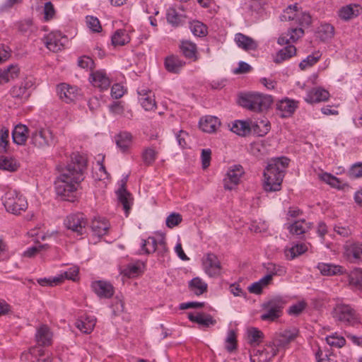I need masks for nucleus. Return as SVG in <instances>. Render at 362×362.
Returning a JSON list of instances; mask_svg holds the SVG:
<instances>
[{
    "mask_svg": "<svg viewBox=\"0 0 362 362\" xmlns=\"http://www.w3.org/2000/svg\"><path fill=\"white\" fill-rule=\"evenodd\" d=\"M86 165L87 160L85 156L78 153L71 155L69 163L62 170L54 182L56 193L62 199L74 201L78 187L84 180L83 174Z\"/></svg>",
    "mask_w": 362,
    "mask_h": 362,
    "instance_id": "obj_1",
    "label": "nucleus"
},
{
    "mask_svg": "<svg viewBox=\"0 0 362 362\" xmlns=\"http://www.w3.org/2000/svg\"><path fill=\"white\" fill-rule=\"evenodd\" d=\"M290 160L286 157L272 159L264 171V189L267 192H276L281 189L285 169Z\"/></svg>",
    "mask_w": 362,
    "mask_h": 362,
    "instance_id": "obj_2",
    "label": "nucleus"
},
{
    "mask_svg": "<svg viewBox=\"0 0 362 362\" xmlns=\"http://www.w3.org/2000/svg\"><path fill=\"white\" fill-rule=\"evenodd\" d=\"M273 98L269 95L259 93L245 94L240 97V105L251 111L261 112L269 108Z\"/></svg>",
    "mask_w": 362,
    "mask_h": 362,
    "instance_id": "obj_3",
    "label": "nucleus"
},
{
    "mask_svg": "<svg viewBox=\"0 0 362 362\" xmlns=\"http://www.w3.org/2000/svg\"><path fill=\"white\" fill-rule=\"evenodd\" d=\"M286 300L280 296L274 297L262 305L263 313L260 318L264 321L274 322L279 318L283 313Z\"/></svg>",
    "mask_w": 362,
    "mask_h": 362,
    "instance_id": "obj_4",
    "label": "nucleus"
},
{
    "mask_svg": "<svg viewBox=\"0 0 362 362\" xmlns=\"http://www.w3.org/2000/svg\"><path fill=\"white\" fill-rule=\"evenodd\" d=\"M57 141V137L52 130L48 127L37 129L30 135V144L40 149L54 146Z\"/></svg>",
    "mask_w": 362,
    "mask_h": 362,
    "instance_id": "obj_5",
    "label": "nucleus"
},
{
    "mask_svg": "<svg viewBox=\"0 0 362 362\" xmlns=\"http://www.w3.org/2000/svg\"><path fill=\"white\" fill-rule=\"evenodd\" d=\"M6 211L13 214H20L28 208L25 198L15 190H8L3 199Z\"/></svg>",
    "mask_w": 362,
    "mask_h": 362,
    "instance_id": "obj_6",
    "label": "nucleus"
},
{
    "mask_svg": "<svg viewBox=\"0 0 362 362\" xmlns=\"http://www.w3.org/2000/svg\"><path fill=\"white\" fill-rule=\"evenodd\" d=\"M202 262L203 269L209 277L216 278L221 275L223 268L216 255L207 253L203 257Z\"/></svg>",
    "mask_w": 362,
    "mask_h": 362,
    "instance_id": "obj_7",
    "label": "nucleus"
},
{
    "mask_svg": "<svg viewBox=\"0 0 362 362\" xmlns=\"http://www.w3.org/2000/svg\"><path fill=\"white\" fill-rule=\"evenodd\" d=\"M42 41L48 49L57 52L64 48V45L68 42V38L60 32L56 31L47 34Z\"/></svg>",
    "mask_w": 362,
    "mask_h": 362,
    "instance_id": "obj_8",
    "label": "nucleus"
},
{
    "mask_svg": "<svg viewBox=\"0 0 362 362\" xmlns=\"http://www.w3.org/2000/svg\"><path fill=\"white\" fill-rule=\"evenodd\" d=\"M64 224L68 229L82 235L85 232L87 220L83 214L78 213L68 216Z\"/></svg>",
    "mask_w": 362,
    "mask_h": 362,
    "instance_id": "obj_9",
    "label": "nucleus"
},
{
    "mask_svg": "<svg viewBox=\"0 0 362 362\" xmlns=\"http://www.w3.org/2000/svg\"><path fill=\"white\" fill-rule=\"evenodd\" d=\"M335 317L346 325H354L358 322L354 310L348 305H338L335 308Z\"/></svg>",
    "mask_w": 362,
    "mask_h": 362,
    "instance_id": "obj_10",
    "label": "nucleus"
},
{
    "mask_svg": "<svg viewBox=\"0 0 362 362\" xmlns=\"http://www.w3.org/2000/svg\"><path fill=\"white\" fill-rule=\"evenodd\" d=\"M279 352L278 348L271 342L265 344L262 347H259L256 354L250 357L251 362H269Z\"/></svg>",
    "mask_w": 362,
    "mask_h": 362,
    "instance_id": "obj_11",
    "label": "nucleus"
},
{
    "mask_svg": "<svg viewBox=\"0 0 362 362\" xmlns=\"http://www.w3.org/2000/svg\"><path fill=\"white\" fill-rule=\"evenodd\" d=\"M243 168L240 165L232 166L227 172L223 179V187L225 189L231 190L234 189L238 184L240 177L243 175Z\"/></svg>",
    "mask_w": 362,
    "mask_h": 362,
    "instance_id": "obj_12",
    "label": "nucleus"
},
{
    "mask_svg": "<svg viewBox=\"0 0 362 362\" xmlns=\"http://www.w3.org/2000/svg\"><path fill=\"white\" fill-rule=\"evenodd\" d=\"M298 334L296 329H285L282 332L276 333L274 336L272 343L278 348L279 351L281 349H285L292 341L295 339Z\"/></svg>",
    "mask_w": 362,
    "mask_h": 362,
    "instance_id": "obj_13",
    "label": "nucleus"
},
{
    "mask_svg": "<svg viewBox=\"0 0 362 362\" xmlns=\"http://www.w3.org/2000/svg\"><path fill=\"white\" fill-rule=\"evenodd\" d=\"M89 80L94 87L98 88L100 90H107L110 86V80L105 70L93 71Z\"/></svg>",
    "mask_w": 362,
    "mask_h": 362,
    "instance_id": "obj_14",
    "label": "nucleus"
},
{
    "mask_svg": "<svg viewBox=\"0 0 362 362\" xmlns=\"http://www.w3.org/2000/svg\"><path fill=\"white\" fill-rule=\"evenodd\" d=\"M57 90L60 99L66 103L75 100L79 95L78 89L76 87L66 83H61L57 86Z\"/></svg>",
    "mask_w": 362,
    "mask_h": 362,
    "instance_id": "obj_15",
    "label": "nucleus"
},
{
    "mask_svg": "<svg viewBox=\"0 0 362 362\" xmlns=\"http://www.w3.org/2000/svg\"><path fill=\"white\" fill-rule=\"evenodd\" d=\"M91 287L93 291L100 298H110L114 294L112 285L105 281H97L92 283Z\"/></svg>",
    "mask_w": 362,
    "mask_h": 362,
    "instance_id": "obj_16",
    "label": "nucleus"
},
{
    "mask_svg": "<svg viewBox=\"0 0 362 362\" xmlns=\"http://www.w3.org/2000/svg\"><path fill=\"white\" fill-rule=\"evenodd\" d=\"M317 269L322 276H327L342 275L346 273V269L342 266L332 263L320 262L317 265Z\"/></svg>",
    "mask_w": 362,
    "mask_h": 362,
    "instance_id": "obj_17",
    "label": "nucleus"
},
{
    "mask_svg": "<svg viewBox=\"0 0 362 362\" xmlns=\"http://www.w3.org/2000/svg\"><path fill=\"white\" fill-rule=\"evenodd\" d=\"M235 42L238 47L246 52L255 51L258 47L256 40L240 33L235 34Z\"/></svg>",
    "mask_w": 362,
    "mask_h": 362,
    "instance_id": "obj_18",
    "label": "nucleus"
},
{
    "mask_svg": "<svg viewBox=\"0 0 362 362\" xmlns=\"http://www.w3.org/2000/svg\"><path fill=\"white\" fill-rule=\"evenodd\" d=\"M126 180H122L121 186L117 191V194L119 202L122 204L123 209L127 216L131 209L133 199L132 194L126 189Z\"/></svg>",
    "mask_w": 362,
    "mask_h": 362,
    "instance_id": "obj_19",
    "label": "nucleus"
},
{
    "mask_svg": "<svg viewBox=\"0 0 362 362\" xmlns=\"http://www.w3.org/2000/svg\"><path fill=\"white\" fill-rule=\"evenodd\" d=\"M304 35L302 28H290L287 33L283 34L278 39V43L281 45L289 44L290 42H295Z\"/></svg>",
    "mask_w": 362,
    "mask_h": 362,
    "instance_id": "obj_20",
    "label": "nucleus"
},
{
    "mask_svg": "<svg viewBox=\"0 0 362 362\" xmlns=\"http://www.w3.org/2000/svg\"><path fill=\"white\" fill-rule=\"evenodd\" d=\"M199 124L203 132L213 133L219 127L221 122L216 117L208 115L201 118Z\"/></svg>",
    "mask_w": 362,
    "mask_h": 362,
    "instance_id": "obj_21",
    "label": "nucleus"
},
{
    "mask_svg": "<svg viewBox=\"0 0 362 362\" xmlns=\"http://www.w3.org/2000/svg\"><path fill=\"white\" fill-rule=\"evenodd\" d=\"M329 93L327 90L315 88L311 89L305 98V100L308 103H320L328 100Z\"/></svg>",
    "mask_w": 362,
    "mask_h": 362,
    "instance_id": "obj_22",
    "label": "nucleus"
},
{
    "mask_svg": "<svg viewBox=\"0 0 362 362\" xmlns=\"http://www.w3.org/2000/svg\"><path fill=\"white\" fill-rule=\"evenodd\" d=\"M31 86L32 83L30 81H23L21 84L14 86L12 88L11 95L13 98L27 100L30 95L29 88Z\"/></svg>",
    "mask_w": 362,
    "mask_h": 362,
    "instance_id": "obj_23",
    "label": "nucleus"
},
{
    "mask_svg": "<svg viewBox=\"0 0 362 362\" xmlns=\"http://www.w3.org/2000/svg\"><path fill=\"white\" fill-rule=\"evenodd\" d=\"M90 227L94 234L100 237L107 234L110 228V223L104 218L95 217L91 222Z\"/></svg>",
    "mask_w": 362,
    "mask_h": 362,
    "instance_id": "obj_24",
    "label": "nucleus"
},
{
    "mask_svg": "<svg viewBox=\"0 0 362 362\" xmlns=\"http://www.w3.org/2000/svg\"><path fill=\"white\" fill-rule=\"evenodd\" d=\"M156 250L158 260L160 262H165L166 259L169 258V250L167 246L166 238L163 234H158V240L156 244Z\"/></svg>",
    "mask_w": 362,
    "mask_h": 362,
    "instance_id": "obj_25",
    "label": "nucleus"
},
{
    "mask_svg": "<svg viewBox=\"0 0 362 362\" xmlns=\"http://www.w3.org/2000/svg\"><path fill=\"white\" fill-rule=\"evenodd\" d=\"M164 65L168 71L177 74L185 65V62L177 56L170 55L165 59Z\"/></svg>",
    "mask_w": 362,
    "mask_h": 362,
    "instance_id": "obj_26",
    "label": "nucleus"
},
{
    "mask_svg": "<svg viewBox=\"0 0 362 362\" xmlns=\"http://www.w3.org/2000/svg\"><path fill=\"white\" fill-rule=\"evenodd\" d=\"M117 147L122 151H128L132 144V135L128 132H122L115 137Z\"/></svg>",
    "mask_w": 362,
    "mask_h": 362,
    "instance_id": "obj_27",
    "label": "nucleus"
},
{
    "mask_svg": "<svg viewBox=\"0 0 362 362\" xmlns=\"http://www.w3.org/2000/svg\"><path fill=\"white\" fill-rule=\"evenodd\" d=\"M52 334L47 325H42L37 331L35 337L40 346H49L52 342Z\"/></svg>",
    "mask_w": 362,
    "mask_h": 362,
    "instance_id": "obj_28",
    "label": "nucleus"
},
{
    "mask_svg": "<svg viewBox=\"0 0 362 362\" xmlns=\"http://www.w3.org/2000/svg\"><path fill=\"white\" fill-rule=\"evenodd\" d=\"M28 129L25 125L18 124L12 132L13 141L18 145H24L28 139Z\"/></svg>",
    "mask_w": 362,
    "mask_h": 362,
    "instance_id": "obj_29",
    "label": "nucleus"
},
{
    "mask_svg": "<svg viewBox=\"0 0 362 362\" xmlns=\"http://www.w3.org/2000/svg\"><path fill=\"white\" fill-rule=\"evenodd\" d=\"M19 68L16 65H10L6 69L0 70V84L9 82L18 76Z\"/></svg>",
    "mask_w": 362,
    "mask_h": 362,
    "instance_id": "obj_30",
    "label": "nucleus"
},
{
    "mask_svg": "<svg viewBox=\"0 0 362 362\" xmlns=\"http://www.w3.org/2000/svg\"><path fill=\"white\" fill-rule=\"evenodd\" d=\"M349 285L351 288L362 291V269H355L348 275Z\"/></svg>",
    "mask_w": 362,
    "mask_h": 362,
    "instance_id": "obj_31",
    "label": "nucleus"
},
{
    "mask_svg": "<svg viewBox=\"0 0 362 362\" xmlns=\"http://www.w3.org/2000/svg\"><path fill=\"white\" fill-rule=\"evenodd\" d=\"M338 14L341 19L349 21L358 16L359 6L356 4L343 6L339 9Z\"/></svg>",
    "mask_w": 362,
    "mask_h": 362,
    "instance_id": "obj_32",
    "label": "nucleus"
},
{
    "mask_svg": "<svg viewBox=\"0 0 362 362\" xmlns=\"http://www.w3.org/2000/svg\"><path fill=\"white\" fill-rule=\"evenodd\" d=\"M180 49L182 54L187 59L196 61L197 56V46L194 43L190 41H182L180 45Z\"/></svg>",
    "mask_w": 362,
    "mask_h": 362,
    "instance_id": "obj_33",
    "label": "nucleus"
},
{
    "mask_svg": "<svg viewBox=\"0 0 362 362\" xmlns=\"http://www.w3.org/2000/svg\"><path fill=\"white\" fill-rule=\"evenodd\" d=\"M188 318L190 321L205 327H209L216 323V320H214L210 315H205L204 313H198L196 315L192 313H189Z\"/></svg>",
    "mask_w": 362,
    "mask_h": 362,
    "instance_id": "obj_34",
    "label": "nucleus"
},
{
    "mask_svg": "<svg viewBox=\"0 0 362 362\" xmlns=\"http://www.w3.org/2000/svg\"><path fill=\"white\" fill-rule=\"evenodd\" d=\"M296 53V48L294 45H288L284 48L280 49L274 59L276 64H280L282 62L291 58Z\"/></svg>",
    "mask_w": 362,
    "mask_h": 362,
    "instance_id": "obj_35",
    "label": "nucleus"
},
{
    "mask_svg": "<svg viewBox=\"0 0 362 362\" xmlns=\"http://www.w3.org/2000/svg\"><path fill=\"white\" fill-rule=\"evenodd\" d=\"M230 130L239 136H245L251 132V128L248 122L236 120L233 122Z\"/></svg>",
    "mask_w": 362,
    "mask_h": 362,
    "instance_id": "obj_36",
    "label": "nucleus"
},
{
    "mask_svg": "<svg viewBox=\"0 0 362 362\" xmlns=\"http://www.w3.org/2000/svg\"><path fill=\"white\" fill-rule=\"evenodd\" d=\"M158 235L156 237L150 236L146 240H143L141 247V253L150 255L156 252Z\"/></svg>",
    "mask_w": 362,
    "mask_h": 362,
    "instance_id": "obj_37",
    "label": "nucleus"
},
{
    "mask_svg": "<svg viewBox=\"0 0 362 362\" xmlns=\"http://www.w3.org/2000/svg\"><path fill=\"white\" fill-rule=\"evenodd\" d=\"M288 228L291 234L300 235L306 233L310 226L305 220H299L290 225Z\"/></svg>",
    "mask_w": 362,
    "mask_h": 362,
    "instance_id": "obj_38",
    "label": "nucleus"
},
{
    "mask_svg": "<svg viewBox=\"0 0 362 362\" xmlns=\"http://www.w3.org/2000/svg\"><path fill=\"white\" fill-rule=\"evenodd\" d=\"M129 41L130 37L124 30H117L112 36V44L114 46H123Z\"/></svg>",
    "mask_w": 362,
    "mask_h": 362,
    "instance_id": "obj_39",
    "label": "nucleus"
},
{
    "mask_svg": "<svg viewBox=\"0 0 362 362\" xmlns=\"http://www.w3.org/2000/svg\"><path fill=\"white\" fill-rule=\"evenodd\" d=\"M308 250V247L303 244H296L289 249L285 250V255L288 259H293L296 257L302 255Z\"/></svg>",
    "mask_w": 362,
    "mask_h": 362,
    "instance_id": "obj_40",
    "label": "nucleus"
},
{
    "mask_svg": "<svg viewBox=\"0 0 362 362\" xmlns=\"http://www.w3.org/2000/svg\"><path fill=\"white\" fill-rule=\"evenodd\" d=\"M346 255L354 260H362V244L356 243L350 245L346 249Z\"/></svg>",
    "mask_w": 362,
    "mask_h": 362,
    "instance_id": "obj_41",
    "label": "nucleus"
},
{
    "mask_svg": "<svg viewBox=\"0 0 362 362\" xmlns=\"http://www.w3.org/2000/svg\"><path fill=\"white\" fill-rule=\"evenodd\" d=\"M298 8V4L288 6L284 11L283 14L281 16V20L282 21H294L299 12Z\"/></svg>",
    "mask_w": 362,
    "mask_h": 362,
    "instance_id": "obj_42",
    "label": "nucleus"
},
{
    "mask_svg": "<svg viewBox=\"0 0 362 362\" xmlns=\"http://www.w3.org/2000/svg\"><path fill=\"white\" fill-rule=\"evenodd\" d=\"M189 286L197 296L202 294L207 290V284L199 277L192 279L189 282Z\"/></svg>",
    "mask_w": 362,
    "mask_h": 362,
    "instance_id": "obj_43",
    "label": "nucleus"
},
{
    "mask_svg": "<svg viewBox=\"0 0 362 362\" xmlns=\"http://www.w3.org/2000/svg\"><path fill=\"white\" fill-rule=\"evenodd\" d=\"M296 107V103L294 100L289 99L281 100L279 105V109L282 112H284L286 114L284 116L291 115L294 112Z\"/></svg>",
    "mask_w": 362,
    "mask_h": 362,
    "instance_id": "obj_44",
    "label": "nucleus"
},
{
    "mask_svg": "<svg viewBox=\"0 0 362 362\" xmlns=\"http://www.w3.org/2000/svg\"><path fill=\"white\" fill-rule=\"evenodd\" d=\"M192 33L198 37H204L207 34V27L200 21H195L190 23Z\"/></svg>",
    "mask_w": 362,
    "mask_h": 362,
    "instance_id": "obj_45",
    "label": "nucleus"
},
{
    "mask_svg": "<svg viewBox=\"0 0 362 362\" xmlns=\"http://www.w3.org/2000/svg\"><path fill=\"white\" fill-rule=\"evenodd\" d=\"M18 30L24 35H28L35 30L33 21L26 19L21 21L17 23Z\"/></svg>",
    "mask_w": 362,
    "mask_h": 362,
    "instance_id": "obj_46",
    "label": "nucleus"
},
{
    "mask_svg": "<svg viewBox=\"0 0 362 362\" xmlns=\"http://www.w3.org/2000/svg\"><path fill=\"white\" fill-rule=\"evenodd\" d=\"M18 165L14 159L7 157L0 158V169L13 172L17 170Z\"/></svg>",
    "mask_w": 362,
    "mask_h": 362,
    "instance_id": "obj_47",
    "label": "nucleus"
},
{
    "mask_svg": "<svg viewBox=\"0 0 362 362\" xmlns=\"http://www.w3.org/2000/svg\"><path fill=\"white\" fill-rule=\"evenodd\" d=\"M267 274L271 275L272 279L274 276H281L286 274V269L284 267L273 263H267L264 265Z\"/></svg>",
    "mask_w": 362,
    "mask_h": 362,
    "instance_id": "obj_48",
    "label": "nucleus"
},
{
    "mask_svg": "<svg viewBox=\"0 0 362 362\" xmlns=\"http://www.w3.org/2000/svg\"><path fill=\"white\" fill-rule=\"evenodd\" d=\"M158 152L151 147L144 149L142 153V159L146 165H151L157 158Z\"/></svg>",
    "mask_w": 362,
    "mask_h": 362,
    "instance_id": "obj_49",
    "label": "nucleus"
},
{
    "mask_svg": "<svg viewBox=\"0 0 362 362\" xmlns=\"http://www.w3.org/2000/svg\"><path fill=\"white\" fill-rule=\"evenodd\" d=\"M167 21L173 26L177 27L181 24L182 16L174 8H169L167 11Z\"/></svg>",
    "mask_w": 362,
    "mask_h": 362,
    "instance_id": "obj_50",
    "label": "nucleus"
},
{
    "mask_svg": "<svg viewBox=\"0 0 362 362\" xmlns=\"http://www.w3.org/2000/svg\"><path fill=\"white\" fill-rule=\"evenodd\" d=\"M294 21H296L298 25L300 26V28H303V27H308L311 24L312 18L310 13L299 11Z\"/></svg>",
    "mask_w": 362,
    "mask_h": 362,
    "instance_id": "obj_51",
    "label": "nucleus"
},
{
    "mask_svg": "<svg viewBox=\"0 0 362 362\" xmlns=\"http://www.w3.org/2000/svg\"><path fill=\"white\" fill-rule=\"evenodd\" d=\"M226 349L228 352H233L237 349L236 334L233 330H230L226 339Z\"/></svg>",
    "mask_w": 362,
    "mask_h": 362,
    "instance_id": "obj_52",
    "label": "nucleus"
},
{
    "mask_svg": "<svg viewBox=\"0 0 362 362\" xmlns=\"http://www.w3.org/2000/svg\"><path fill=\"white\" fill-rule=\"evenodd\" d=\"M76 326L82 332L88 334L93 331V329L95 327V320H88V322H85L83 320H77L76 322Z\"/></svg>",
    "mask_w": 362,
    "mask_h": 362,
    "instance_id": "obj_53",
    "label": "nucleus"
},
{
    "mask_svg": "<svg viewBox=\"0 0 362 362\" xmlns=\"http://www.w3.org/2000/svg\"><path fill=\"white\" fill-rule=\"evenodd\" d=\"M262 338L263 333L258 329L253 327L248 330V339L250 344H259Z\"/></svg>",
    "mask_w": 362,
    "mask_h": 362,
    "instance_id": "obj_54",
    "label": "nucleus"
},
{
    "mask_svg": "<svg viewBox=\"0 0 362 362\" xmlns=\"http://www.w3.org/2000/svg\"><path fill=\"white\" fill-rule=\"evenodd\" d=\"M182 221V216L178 213H172L170 214L165 220L166 226L170 228H173L175 226H178Z\"/></svg>",
    "mask_w": 362,
    "mask_h": 362,
    "instance_id": "obj_55",
    "label": "nucleus"
},
{
    "mask_svg": "<svg viewBox=\"0 0 362 362\" xmlns=\"http://www.w3.org/2000/svg\"><path fill=\"white\" fill-rule=\"evenodd\" d=\"M139 100L142 107L147 111L152 110L156 107V101L153 95L141 97Z\"/></svg>",
    "mask_w": 362,
    "mask_h": 362,
    "instance_id": "obj_56",
    "label": "nucleus"
},
{
    "mask_svg": "<svg viewBox=\"0 0 362 362\" xmlns=\"http://www.w3.org/2000/svg\"><path fill=\"white\" fill-rule=\"evenodd\" d=\"M49 247L47 244L39 245L28 248L24 252L23 256L26 257H33L37 253L43 250H47Z\"/></svg>",
    "mask_w": 362,
    "mask_h": 362,
    "instance_id": "obj_57",
    "label": "nucleus"
},
{
    "mask_svg": "<svg viewBox=\"0 0 362 362\" xmlns=\"http://www.w3.org/2000/svg\"><path fill=\"white\" fill-rule=\"evenodd\" d=\"M251 153L256 156H262L266 153L265 145L261 141L254 142L250 145Z\"/></svg>",
    "mask_w": 362,
    "mask_h": 362,
    "instance_id": "obj_58",
    "label": "nucleus"
},
{
    "mask_svg": "<svg viewBox=\"0 0 362 362\" xmlns=\"http://www.w3.org/2000/svg\"><path fill=\"white\" fill-rule=\"evenodd\" d=\"M88 27L93 32L99 33L102 30L99 20L93 16L86 17Z\"/></svg>",
    "mask_w": 362,
    "mask_h": 362,
    "instance_id": "obj_59",
    "label": "nucleus"
},
{
    "mask_svg": "<svg viewBox=\"0 0 362 362\" xmlns=\"http://www.w3.org/2000/svg\"><path fill=\"white\" fill-rule=\"evenodd\" d=\"M319 177L322 181L327 183L332 187H337L339 184L338 178L331 175L330 173H324L319 175Z\"/></svg>",
    "mask_w": 362,
    "mask_h": 362,
    "instance_id": "obj_60",
    "label": "nucleus"
},
{
    "mask_svg": "<svg viewBox=\"0 0 362 362\" xmlns=\"http://www.w3.org/2000/svg\"><path fill=\"white\" fill-rule=\"evenodd\" d=\"M348 175L352 179L362 177V163L354 164L348 172Z\"/></svg>",
    "mask_w": 362,
    "mask_h": 362,
    "instance_id": "obj_61",
    "label": "nucleus"
},
{
    "mask_svg": "<svg viewBox=\"0 0 362 362\" xmlns=\"http://www.w3.org/2000/svg\"><path fill=\"white\" fill-rule=\"evenodd\" d=\"M8 130H1L0 132V153H5L8 146Z\"/></svg>",
    "mask_w": 362,
    "mask_h": 362,
    "instance_id": "obj_62",
    "label": "nucleus"
},
{
    "mask_svg": "<svg viewBox=\"0 0 362 362\" xmlns=\"http://www.w3.org/2000/svg\"><path fill=\"white\" fill-rule=\"evenodd\" d=\"M55 16V9L53 4L48 1L45 3L44 6V18L45 21H48L52 19Z\"/></svg>",
    "mask_w": 362,
    "mask_h": 362,
    "instance_id": "obj_63",
    "label": "nucleus"
},
{
    "mask_svg": "<svg viewBox=\"0 0 362 362\" xmlns=\"http://www.w3.org/2000/svg\"><path fill=\"white\" fill-rule=\"evenodd\" d=\"M305 307L306 303L303 301H300L290 306L288 313L291 315H298L303 312Z\"/></svg>",
    "mask_w": 362,
    "mask_h": 362,
    "instance_id": "obj_64",
    "label": "nucleus"
}]
</instances>
